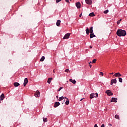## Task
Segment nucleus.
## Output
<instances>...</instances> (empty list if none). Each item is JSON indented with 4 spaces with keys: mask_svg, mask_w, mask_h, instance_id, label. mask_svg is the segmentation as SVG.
<instances>
[{
    "mask_svg": "<svg viewBox=\"0 0 127 127\" xmlns=\"http://www.w3.org/2000/svg\"><path fill=\"white\" fill-rule=\"evenodd\" d=\"M116 34L118 35V36L120 37L121 36H126V35H127V32H126V30L118 29Z\"/></svg>",
    "mask_w": 127,
    "mask_h": 127,
    "instance_id": "f257e3e1",
    "label": "nucleus"
},
{
    "mask_svg": "<svg viewBox=\"0 0 127 127\" xmlns=\"http://www.w3.org/2000/svg\"><path fill=\"white\" fill-rule=\"evenodd\" d=\"M86 33L87 35H89V33H94V31L93 30V27H91L90 29L87 28L85 30Z\"/></svg>",
    "mask_w": 127,
    "mask_h": 127,
    "instance_id": "f03ea898",
    "label": "nucleus"
},
{
    "mask_svg": "<svg viewBox=\"0 0 127 127\" xmlns=\"http://www.w3.org/2000/svg\"><path fill=\"white\" fill-rule=\"evenodd\" d=\"M93 98H98V93H91L90 95V99H93Z\"/></svg>",
    "mask_w": 127,
    "mask_h": 127,
    "instance_id": "7ed1b4c3",
    "label": "nucleus"
},
{
    "mask_svg": "<svg viewBox=\"0 0 127 127\" xmlns=\"http://www.w3.org/2000/svg\"><path fill=\"white\" fill-rule=\"evenodd\" d=\"M70 34H71L70 33H67V34H66L64 36V37L63 38V39H68L69 38V37H70Z\"/></svg>",
    "mask_w": 127,
    "mask_h": 127,
    "instance_id": "20e7f679",
    "label": "nucleus"
},
{
    "mask_svg": "<svg viewBox=\"0 0 127 127\" xmlns=\"http://www.w3.org/2000/svg\"><path fill=\"white\" fill-rule=\"evenodd\" d=\"M106 93H107L108 96H113V93L110 90H106Z\"/></svg>",
    "mask_w": 127,
    "mask_h": 127,
    "instance_id": "39448f33",
    "label": "nucleus"
},
{
    "mask_svg": "<svg viewBox=\"0 0 127 127\" xmlns=\"http://www.w3.org/2000/svg\"><path fill=\"white\" fill-rule=\"evenodd\" d=\"M35 96L36 97V98H38L40 96V92H39V91L37 90L35 94Z\"/></svg>",
    "mask_w": 127,
    "mask_h": 127,
    "instance_id": "423d86ee",
    "label": "nucleus"
},
{
    "mask_svg": "<svg viewBox=\"0 0 127 127\" xmlns=\"http://www.w3.org/2000/svg\"><path fill=\"white\" fill-rule=\"evenodd\" d=\"M27 83H28V79H27V78H25L24 81V87H25V86H26V84H27Z\"/></svg>",
    "mask_w": 127,
    "mask_h": 127,
    "instance_id": "0eeeda50",
    "label": "nucleus"
},
{
    "mask_svg": "<svg viewBox=\"0 0 127 127\" xmlns=\"http://www.w3.org/2000/svg\"><path fill=\"white\" fill-rule=\"evenodd\" d=\"M85 0V2L86 3H87V4H89L91 5L92 4V2L93 1H92V0Z\"/></svg>",
    "mask_w": 127,
    "mask_h": 127,
    "instance_id": "6e6552de",
    "label": "nucleus"
},
{
    "mask_svg": "<svg viewBox=\"0 0 127 127\" xmlns=\"http://www.w3.org/2000/svg\"><path fill=\"white\" fill-rule=\"evenodd\" d=\"M60 106V103L59 102H56L54 104V108H57V107Z\"/></svg>",
    "mask_w": 127,
    "mask_h": 127,
    "instance_id": "1a4fd4ad",
    "label": "nucleus"
},
{
    "mask_svg": "<svg viewBox=\"0 0 127 127\" xmlns=\"http://www.w3.org/2000/svg\"><path fill=\"white\" fill-rule=\"evenodd\" d=\"M116 84L117 83V79H112L111 81V85H113V84Z\"/></svg>",
    "mask_w": 127,
    "mask_h": 127,
    "instance_id": "9d476101",
    "label": "nucleus"
},
{
    "mask_svg": "<svg viewBox=\"0 0 127 127\" xmlns=\"http://www.w3.org/2000/svg\"><path fill=\"white\" fill-rule=\"evenodd\" d=\"M75 4H76V6L78 8H80V7H81V3H80V2H76Z\"/></svg>",
    "mask_w": 127,
    "mask_h": 127,
    "instance_id": "9b49d317",
    "label": "nucleus"
},
{
    "mask_svg": "<svg viewBox=\"0 0 127 127\" xmlns=\"http://www.w3.org/2000/svg\"><path fill=\"white\" fill-rule=\"evenodd\" d=\"M61 23V20H58L56 23L57 26H60V24Z\"/></svg>",
    "mask_w": 127,
    "mask_h": 127,
    "instance_id": "f8f14e48",
    "label": "nucleus"
},
{
    "mask_svg": "<svg viewBox=\"0 0 127 127\" xmlns=\"http://www.w3.org/2000/svg\"><path fill=\"white\" fill-rule=\"evenodd\" d=\"M117 100H118V98H112L111 102L112 103V102H114V103H117Z\"/></svg>",
    "mask_w": 127,
    "mask_h": 127,
    "instance_id": "ddd939ff",
    "label": "nucleus"
},
{
    "mask_svg": "<svg viewBox=\"0 0 127 127\" xmlns=\"http://www.w3.org/2000/svg\"><path fill=\"white\" fill-rule=\"evenodd\" d=\"M114 76H115V77H121V76H122V75L121 74V73H120V72H118V73H116Z\"/></svg>",
    "mask_w": 127,
    "mask_h": 127,
    "instance_id": "4468645a",
    "label": "nucleus"
},
{
    "mask_svg": "<svg viewBox=\"0 0 127 127\" xmlns=\"http://www.w3.org/2000/svg\"><path fill=\"white\" fill-rule=\"evenodd\" d=\"M0 101H2L4 99V94L2 93L0 96Z\"/></svg>",
    "mask_w": 127,
    "mask_h": 127,
    "instance_id": "2eb2a0df",
    "label": "nucleus"
},
{
    "mask_svg": "<svg viewBox=\"0 0 127 127\" xmlns=\"http://www.w3.org/2000/svg\"><path fill=\"white\" fill-rule=\"evenodd\" d=\"M90 38H93L94 37H96V35H95V34H94V33H90Z\"/></svg>",
    "mask_w": 127,
    "mask_h": 127,
    "instance_id": "dca6fc26",
    "label": "nucleus"
},
{
    "mask_svg": "<svg viewBox=\"0 0 127 127\" xmlns=\"http://www.w3.org/2000/svg\"><path fill=\"white\" fill-rule=\"evenodd\" d=\"M69 82H71L72 83V84H75L76 83V80L75 79L73 80L72 79H69Z\"/></svg>",
    "mask_w": 127,
    "mask_h": 127,
    "instance_id": "f3484780",
    "label": "nucleus"
},
{
    "mask_svg": "<svg viewBox=\"0 0 127 127\" xmlns=\"http://www.w3.org/2000/svg\"><path fill=\"white\" fill-rule=\"evenodd\" d=\"M53 79V78L52 77H50L49 78L47 81V83H48V84H50V83H51V80Z\"/></svg>",
    "mask_w": 127,
    "mask_h": 127,
    "instance_id": "a211bd4d",
    "label": "nucleus"
},
{
    "mask_svg": "<svg viewBox=\"0 0 127 127\" xmlns=\"http://www.w3.org/2000/svg\"><path fill=\"white\" fill-rule=\"evenodd\" d=\"M13 85L14 86V87H18V86H19V85H20L18 82H14L13 83Z\"/></svg>",
    "mask_w": 127,
    "mask_h": 127,
    "instance_id": "6ab92c4d",
    "label": "nucleus"
},
{
    "mask_svg": "<svg viewBox=\"0 0 127 127\" xmlns=\"http://www.w3.org/2000/svg\"><path fill=\"white\" fill-rule=\"evenodd\" d=\"M45 59V57L44 56L42 57L41 59H40L41 62H43L44 61V60Z\"/></svg>",
    "mask_w": 127,
    "mask_h": 127,
    "instance_id": "aec40b11",
    "label": "nucleus"
},
{
    "mask_svg": "<svg viewBox=\"0 0 127 127\" xmlns=\"http://www.w3.org/2000/svg\"><path fill=\"white\" fill-rule=\"evenodd\" d=\"M65 104V105H69V99L66 98Z\"/></svg>",
    "mask_w": 127,
    "mask_h": 127,
    "instance_id": "412c9836",
    "label": "nucleus"
},
{
    "mask_svg": "<svg viewBox=\"0 0 127 127\" xmlns=\"http://www.w3.org/2000/svg\"><path fill=\"white\" fill-rule=\"evenodd\" d=\"M115 119H117V120H120V116H119V115H116L115 116Z\"/></svg>",
    "mask_w": 127,
    "mask_h": 127,
    "instance_id": "4be33fe9",
    "label": "nucleus"
},
{
    "mask_svg": "<svg viewBox=\"0 0 127 127\" xmlns=\"http://www.w3.org/2000/svg\"><path fill=\"white\" fill-rule=\"evenodd\" d=\"M89 16H95V13L94 12L90 13L89 14Z\"/></svg>",
    "mask_w": 127,
    "mask_h": 127,
    "instance_id": "5701e85b",
    "label": "nucleus"
},
{
    "mask_svg": "<svg viewBox=\"0 0 127 127\" xmlns=\"http://www.w3.org/2000/svg\"><path fill=\"white\" fill-rule=\"evenodd\" d=\"M44 123L47 122V118H43Z\"/></svg>",
    "mask_w": 127,
    "mask_h": 127,
    "instance_id": "b1692460",
    "label": "nucleus"
},
{
    "mask_svg": "<svg viewBox=\"0 0 127 127\" xmlns=\"http://www.w3.org/2000/svg\"><path fill=\"white\" fill-rule=\"evenodd\" d=\"M63 100H64V97L63 96H62V97H60L59 99V101H62Z\"/></svg>",
    "mask_w": 127,
    "mask_h": 127,
    "instance_id": "393cba45",
    "label": "nucleus"
},
{
    "mask_svg": "<svg viewBox=\"0 0 127 127\" xmlns=\"http://www.w3.org/2000/svg\"><path fill=\"white\" fill-rule=\"evenodd\" d=\"M119 81L120 83H123V79L121 77L119 78Z\"/></svg>",
    "mask_w": 127,
    "mask_h": 127,
    "instance_id": "a878e982",
    "label": "nucleus"
},
{
    "mask_svg": "<svg viewBox=\"0 0 127 127\" xmlns=\"http://www.w3.org/2000/svg\"><path fill=\"white\" fill-rule=\"evenodd\" d=\"M122 21V19H120L117 21V24H120L121 23V22Z\"/></svg>",
    "mask_w": 127,
    "mask_h": 127,
    "instance_id": "bb28decb",
    "label": "nucleus"
},
{
    "mask_svg": "<svg viewBox=\"0 0 127 127\" xmlns=\"http://www.w3.org/2000/svg\"><path fill=\"white\" fill-rule=\"evenodd\" d=\"M109 12V10L107 9L104 11V13L107 14Z\"/></svg>",
    "mask_w": 127,
    "mask_h": 127,
    "instance_id": "cd10ccee",
    "label": "nucleus"
},
{
    "mask_svg": "<svg viewBox=\"0 0 127 127\" xmlns=\"http://www.w3.org/2000/svg\"><path fill=\"white\" fill-rule=\"evenodd\" d=\"M62 89H63V87H61L58 90V92H60V91H61V90H62Z\"/></svg>",
    "mask_w": 127,
    "mask_h": 127,
    "instance_id": "c85d7f7f",
    "label": "nucleus"
},
{
    "mask_svg": "<svg viewBox=\"0 0 127 127\" xmlns=\"http://www.w3.org/2000/svg\"><path fill=\"white\" fill-rule=\"evenodd\" d=\"M96 61H97V60L96 59H94L92 61V63H96Z\"/></svg>",
    "mask_w": 127,
    "mask_h": 127,
    "instance_id": "c756f323",
    "label": "nucleus"
},
{
    "mask_svg": "<svg viewBox=\"0 0 127 127\" xmlns=\"http://www.w3.org/2000/svg\"><path fill=\"white\" fill-rule=\"evenodd\" d=\"M61 0H56V2H57V3H58V2H60V1H61Z\"/></svg>",
    "mask_w": 127,
    "mask_h": 127,
    "instance_id": "7c9ffc66",
    "label": "nucleus"
},
{
    "mask_svg": "<svg viewBox=\"0 0 127 127\" xmlns=\"http://www.w3.org/2000/svg\"><path fill=\"white\" fill-rule=\"evenodd\" d=\"M65 72H66L67 73H68V72H69V69L67 68L65 70Z\"/></svg>",
    "mask_w": 127,
    "mask_h": 127,
    "instance_id": "2f4dec72",
    "label": "nucleus"
},
{
    "mask_svg": "<svg viewBox=\"0 0 127 127\" xmlns=\"http://www.w3.org/2000/svg\"><path fill=\"white\" fill-rule=\"evenodd\" d=\"M100 75H101V76H104V73H103V72H100Z\"/></svg>",
    "mask_w": 127,
    "mask_h": 127,
    "instance_id": "473e14b6",
    "label": "nucleus"
},
{
    "mask_svg": "<svg viewBox=\"0 0 127 127\" xmlns=\"http://www.w3.org/2000/svg\"><path fill=\"white\" fill-rule=\"evenodd\" d=\"M89 64L90 68H92V65L90 64V63H89Z\"/></svg>",
    "mask_w": 127,
    "mask_h": 127,
    "instance_id": "72a5a7b5",
    "label": "nucleus"
},
{
    "mask_svg": "<svg viewBox=\"0 0 127 127\" xmlns=\"http://www.w3.org/2000/svg\"><path fill=\"white\" fill-rule=\"evenodd\" d=\"M101 127H105V124H102Z\"/></svg>",
    "mask_w": 127,
    "mask_h": 127,
    "instance_id": "f704fd0d",
    "label": "nucleus"
},
{
    "mask_svg": "<svg viewBox=\"0 0 127 127\" xmlns=\"http://www.w3.org/2000/svg\"><path fill=\"white\" fill-rule=\"evenodd\" d=\"M94 127H99V126L98 125H97V124H95L94 125Z\"/></svg>",
    "mask_w": 127,
    "mask_h": 127,
    "instance_id": "c9c22d12",
    "label": "nucleus"
},
{
    "mask_svg": "<svg viewBox=\"0 0 127 127\" xmlns=\"http://www.w3.org/2000/svg\"><path fill=\"white\" fill-rule=\"evenodd\" d=\"M79 17H82V12H81V14L79 15Z\"/></svg>",
    "mask_w": 127,
    "mask_h": 127,
    "instance_id": "e433bc0d",
    "label": "nucleus"
},
{
    "mask_svg": "<svg viewBox=\"0 0 127 127\" xmlns=\"http://www.w3.org/2000/svg\"><path fill=\"white\" fill-rule=\"evenodd\" d=\"M65 1H66V2H69V0H65Z\"/></svg>",
    "mask_w": 127,
    "mask_h": 127,
    "instance_id": "4c0bfd02",
    "label": "nucleus"
},
{
    "mask_svg": "<svg viewBox=\"0 0 127 127\" xmlns=\"http://www.w3.org/2000/svg\"><path fill=\"white\" fill-rule=\"evenodd\" d=\"M111 75H114V72L110 73Z\"/></svg>",
    "mask_w": 127,
    "mask_h": 127,
    "instance_id": "58836bf2",
    "label": "nucleus"
},
{
    "mask_svg": "<svg viewBox=\"0 0 127 127\" xmlns=\"http://www.w3.org/2000/svg\"><path fill=\"white\" fill-rule=\"evenodd\" d=\"M53 72V73H55V70L54 69Z\"/></svg>",
    "mask_w": 127,
    "mask_h": 127,
    "instance_id": "ea45409f",
    "label": "nucleus"
},
{
    "mask_svg": "<svg viewBox=\"0 0 127 127\" xmlns=\"http://www.w3.org/2000/svg\"><path fill=\"white\" fill-rule=\"evenodd\" d=\"M83 100H84V98L81 99L80 100V101H83Z\"/></svg>",
    "mask_w": 127,
    "mask_h": 127,
    "instance_id": "a19ab883",
    "label": "nucleus"
},
{
    "mask_svg": "<svg viewBox=\"0 0 127 127\" xmlns=\"http://www.w3.org/2000/svg\"><path fill=\"white\" fill-rule=\"evenodd\" d=\"M56 98H57V99H58V98H59V97H58V96H56Z\"/></svg>",
    "mask_w": 127,
    "mask_h": 127,
    "instance_id": "79ce46f5",
    "label": "nucleus"
},
{
    "mask_svg": "<svg viewBox=\"0 0 127 127\" xmlns=\"http://www.w3.org/2000/svg\"><path fill=\"white\" fill-rule=\"evenodd\" d=\"M64 99H66V100H67V97H64Z\"/></svg>",
    "mask_w": 127,
    "mask_h": 127,
    "instance_id": "37998d69",
    "label": "nucleus"
},
{
    "mask_svg": "<svg viewBox=\"0 0 127 127\" xmlns=\"http://www.w3.org/2000/svg\"><path fill=\"white\" fill-rule=\"evenodd\" d=\"M90 48H92V46H90Z\"/></svg>",
    "mask_w": 127,
    "mask_h": 127,
    "instance_id": "c03bdc74",
    "label": "nucleus"
},
{
    "mask_svg": "<svg viewBox=\"0 0 127 127\" xmlns=\"http://www.w3.org/2000/svg\"><path fill=\"white\" fill-rule=\"evenodd\" d=\"M110 126H112V124H110Z\"/></svg>",
    "mask_w": 127,
    "mask_h": 127,
    "instance_id": "a18cd8bd",
    "label": "nucleus"
},
{
    "mask_svg": "<svg viewBox=\"0 0 127 127\" xmlns=\"http://www.w3.org/2000/svg\"><path fill=\"white\" fill-rule=\"evenodd\" d=\"M64 102H65V100H64Z\"/></svg>",
    "mask_w": 127,
    "mask_h": 127,
    "instance_id": "49530a36",
    "label": "nucleus"
},
{
    "mask_svg": "<svg viewBox=\"0 0 127 127\" xmlns=\"http://www.w3.org/2000/svg\"><path fill=\"white\" fill-rule=\"evenodd\" d=\"M0 101H1V100H0Z\"/></svg>",
    "mask_w": 127,
    "mask_h": 127,
    "instance_id": "de8ad7c7",
    "label": "nucleus"
}]
</instances>
